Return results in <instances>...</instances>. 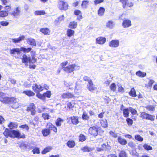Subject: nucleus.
I'll return each instance as SVG.
<instances>
[{
    "mask_svg": "<svg viewBox=\"0 0 157 157\" xmlns=\"http://www.w3.org/2000/svg\"><path fill=\"white\" fill-rule=\"evenodd\" d=\"M4 136L6 138L10 137L12 139L17 138L18 139H25V136L23 134L21 135L20 132L18 130H10L9 128H6L3 133Z\"/></svg>",
    "mask_w": 157,
    "mask_h": 157,
    "instance_id": "f257e3e1",
    "label": "nucleus"
},
{
    "mask_svg": "<svg viewBox=\"0 0 157 157\" xmlns=\"http://www.w3.org/2000/svg\"><path fill=\"white\" fill-rule=\"evenodd\" d=\"M31 57H28L26 54H23L21 58V60L22 63L25 64L28 63H34L36 62L37 59L36 58V52L35 51H31Z\"/></svg>",
    "mask_w": 157,
    "mask_h": 157,
    "instance_id": "f03ea898",
    "label": "nucleus"
},
{
    "mask_svg": "<svg viewBox=\"0 0 157 157\" xmlns=\"http://www.w3.org/2000/svg\"><path fill=\"white\" fill-rule=\"evenodd\" d=\"M26 111L27 112H30V115L34 117V120L35 121H37L39 120V117L38 116H35L36 111V106L33 103H31L27 107Z\"/></svg>",
    "mask_w": 157,
    "mask_h": 157,
    "instance_id": "7ed1b4c3",
    "label": "nucleus"
},
{
    "mask_svg": "<svg viewBox=\"0 0 157 157\" xmlns=\"http://www.w3.org/2000/svg\"><path fill=\"white\" fill-rule=\"evenodd\" d=\"M3 93L0 91V101L3 103L5 104L14 105L16 103L18 104V101H17V98L14 97H2L1 96H2Z\"/></svg>",
    "mask_w": 157,
    "mask_h": 157,
    "instance_id": "20e7f679",
    "label": "nucleus"
},
{
    "mask_svg": "<svg viewBox=\"0 0 157 157\" xmlns=\"http://www.w3.org/2000/svg\"><path fill=\"white\" fill-rule=\"evenodd\" d=\"M83 80L88 82V84L87 85V88L90 91L94 93L97 90V88L94 85L92 80L87 76H85L83 77Z\"/></svg>",
    "mask_w": 157,
    "mask_h": 157,
    "instance_id": "39448f33",
    "label": "nucleus"
},
{
    "mask_svg": "<svg viewBox=\"0 0 157 157\" xmlns=\"http://www.w3.org/2000/svg\"><path fill=\"white\" fill-rule=\"evenodd\" d=\"M32 50L31 47L28 48H27L21 47L20 48H14L10 51V53L11 55H14L16 53L18 55L21 53V51H22L24 53H27L30 52Z\"/></svg>",
    "mask_w": 157,
    "mask_h": 157,
    "instance_id": "423d86ee",
    "label": "nucleus"
},
{
    "mask_svg": "<svg viewBox=\"0 0 157 157\" xmlns=\"http://www.w3.org/2000/svg\"><path fill=\"white\" fill-rule=\"evenodd\" d=\"M139 117L143 120H147L153 122L155 120V116L154 115L145 112H140Z\"/></svg>",
    "mask_w": 157,
    "mask_h": 157,
    "instance_id": "0eeeda50",
    "label": "nucleus"
},
{
    "mask_svg": "<svg viewBox=\"0 0 157 157\" xmlns=\"http://www.w3.org/2000/svg\"><path fill=\"white\" fill-rule=\"evenodd\" d=\"M6 10H2L3 6L2 5H0V17H5L8 15V12L11 11L12 10L11 5H6L4 7Z\"/></svg>",
    "mask_w": 157,
    "mask_h": 157,
    "instance_id": "6e6552de",
    "label": "nucleus"
},
{
    "mask_svg": "<svg viewBox=\"0 0 157 157\" xmlns=\"http://www.w3.org/2000/svg\"><path fill=\"white\" fill-rule=\"evenodd\" d=\"M57 6L60 10L66 11L68 9L69 6L64 0H59L58 1Z\"/></svg>",
    "mask_w": 157,
    "mask_h": 157,
    "instance_id": "1a4fd4ad",
    "label": "nucleus"
},
{
    "mask_svg": "<svg viewBox=\"0 0 157 157\" xmlns=\"http://www.w3.org/2000/svg\"><path fill=\"white\" fill-rule=\"evenodd\" d=\"M100 128V127L97 126H93L90 127L88 129V134L93 137H95L98 134V132Z\"/></svg>",
    "mask_w": 157,
    "mask_h": 157,
    "instance_id": "9d476101",
    "label": "nucleus"
},
{
    "mask_svg": "<svg viewBox=\"0 0 157 157\" xmlns=\"http://www.w3.org/2000/svg\"><path fill=\"white\" fill-rule=\"evenodd\" d=\"M51 95V92L49 90L46 91L43 94L40 93H37L36 94V96L38 98L42 100H45L46 98H50Z\"/></svg>",
    "mask_w": 157,
    "mask_h": 157,
    "instance_id": "9b49d317",
    "label": "nucleus"
},
{
    "mask_svg": "<svg viewBox=\"0 0 157 157\" xmlns=\"http://www.w3.org/2000/svg\"><path fill=\"white\" fill-rule=\"evenodd\" d=\"M67 122L73 125H77L79 123V117L77 116H72L67 118Z\"/></svg>",
    "mask_w": 157,
    "mask_h": 157,
    "instance_id": "f8f14e48",
    "label": "nucleus"
},
{
    "mask_svg": "<svg viewBox=\"0 0 157 157\" xmlns=\"http://www.w3.org/2000/svg\"><path fill=\"white\" fill-rule=\"evenodd\" d=\"M46 127L48 128L50 133L51 132L55 133L58 132L57 127L51 123H47L46 125Z\"/></svg>",
    "mask_w": 157,
    "mask_h": 157,
    "instance_id": "ddd939ff",
    "label": "nucleus"
},
{
    "mask_svg": "<svg viewBox=\"0 0 157 157\" xmlns=\"http://www.w3.org/2000/svg\"><path fill=\"white\" fill-rule=\"evenodd\" d=\"M75 64H72L69 65L63 68V71L68 73H70L74 71L75 68L76 67Z\"/></svg>",
    "mask_w": 157,
    "mask_h": 157,
    "instance_id": "4468645a",
    "label": "nucleus"
},
{
    "mask_svg": "<svg viewBox=\"0 0 157 157\" xmlns=\"http://www.w3.org/2000/svg\"><path fill=\"white\" fill-rule=\"evenodd\" d=\"M32 89L33 91L37 93H40L41 91L44 90V87L40 85H38L35 83L32 86Z\"/></svg>",
    "mask_w": 157,
    "mask_h": 157,
    "instance_id": "2eb2a0df",
    "label": "nucleus"
},
{
    "mask_svg": "<svg viewBox=\"0 0 157 157\" xmlns=\"http://www.w3.org/2000/svg\"><path fill=\"white\" fill-rule=\"evenodd\" d=\"M124 107L123 105H121V106L120 110L123 111V116L127 118L129 116V109L128 107H127L123 109Z\"/></svg>",
    "mask_w": 157,
    "mask_h": 157,
    "instance_id": "dca6fc26",
    "label": "nucleus"
},
{
    "mask_svg": "<svg viewBox=\"0 0 157 157\" xmlns=\"http://www.w3.org/2000/svg\"><path fill=\"white\" fill-rule=\"evenodd\" d=\"M128 1V0H120V2L122 3L124 9H125L127 6L131 7L133 6V4L132 2Z\"/></svg>",
    "mask_w": 157,
    "mask_h": 157,
    "instance_id": "f3484780",
    "label": "nucleus"
},
{
    "mask_svg": "<svg viewBox=\"0 0 157 157\" xmlns=\"http://www.w3.org/2000/svg\"><path fill=\"white\" fill-rule=\"evenodd\" d=\"M109 45L112 48H117L119 45V41L118 40H112L109 43Z\"/></svg>",
    "mask_w": 157,
    "mask_h": 157,
    "instance_id": "a211bd4d",
    "label": "nucleus"
},
{
    "mask_svg": "<svg viewBox=\"0 0 157 157\" xmlns=\"http://www.w3.org/2000/svg\"><path fill=\"white\" fill-rule=\"evenodd\" d=\"M74 13L75 15L77 16L76 19L77 20L80 21L81 19H83L82 13L80 10H75L74 11Z\"/></svg>",
    "mask_w": 157,
    "mask_h": 157,
    "instance_id": "6ab92c4d",
    "label": "nucleus"
},
{
    "mask_svg": "<svg viewBox=\"0 0 157 157\" xmlns=\"http://www.w3.org/2000/svg\"><path fill=\"white\" fill-rule=\"evenodd\" d=\"M61 97L63 99H71L75 98V96L73 94L67 92L63 93L61 95Z\"/></svg>",
    "mask_w": 157,
    "mask_h": 157,
    "instance_id": "aec40b11",
    "label": "nucleus"
},
{
    "mask_svg": "<svg viewBox=\"0 0 157 157\" xmlns=\"http://www.w3.org/2000/svg\"><path fill=\"white\" fill-rule=\"evenodd\" d=\"M131 25V21L130 20L127 19H124L123 20L122 25L124 28L129 27Z\"/></svg>",
    "mask_w": 157,
    "mask_h": 157,
    "instance_id": "412c9836",
    "label": "nucleus"
},
{
    "mask_svg": "<svg viewBox=\"0 0 157 157\" xmlns=\"http://www.w3.org/2000/svg\"><path fill=\"white\" fill-rule=\"evenodd\" d=\"M21 12V8L20 7H17L15 8V9L11 13V14L14 17H17L20 15Z\"/></svg>",
    "mask_w": 157,
    "mask_h": 157,
    "instance_id": "4be33fe9",
    "label": "nucleus"
},
{
    "mask_svg": "<svg viewBox=\"0 0 157 157\" xmlns=\"http://www.w3.org/2000/svg\"><path fill=\"white\" fill-rule=\"evenodd\" d=\"M106 40V38L102 36L98 37L96 39V43L99 44H104Z\"/></svg>",
    "mask_w": 157,
    "mask_h": 157,
    "instance_id": "5701e85b",
    "label": "nucleus"
},
{
    "mask_svg": "<svg viewBox=\"0 0 157 157\" xmlns=\"http://www.w3.org/2000/svg\"><path fill=\"white\" fill-rule=\"evenodd\" d=\"M40 31L44 35H49L50 34L51 31L48 28H43L40 29Z\"/></svg>",
    "mask_w": 157,
    "mask_h": 157,
    "instance_id": "b1692460",
    "label": "nucleus"
},
{
    "mask_svg": "<svg viewBox=\"0 0 157 157\" xmlns=\"http://www.w3.org/2000/svg\"><path fill=\"white\" fill-rule=\"evenodd\" d=\"M27 42L30 45L36 46V42L35 40L33 38H28L27 39Z\"/></svg>",
    "mask_w": 157,
    "mask_h": 157,
    "instance_id": "393cba45",
    "label": "nucleus"
},
{
    "mask_svg": "<svg viewBox=\"0 0 157 157\" xmlns=\"http://www.w3.org/2000/svg\"><path fill=\"white\" fill-rule=\"evenodd\" d=\"M102 146H103V151H109L111 149V146L108 144V142L102 144Z\"/></svg>",
    "mask_w": 157,
    "mask_h": 157,
    "instance_id": "a878e982",
    "label": "nucleus"
},
{
    "mask_svg": "<svg viewBox=\"0 0 157 157\" xmlns=\"http://www.w3.org/2000/svg\"><path fill=\"white\" fill-rule=\"evenodd\" d=\"M8 127L9 128V129L10 130L15 129L17 128L18 127V124L17 122H10L8 125Z\"/></svg>",
    "mask_w": 157,
    "mask_h": 157,
    "instance_id": "bb28decb",
    "label": "nucleus"
},
{
    "mask_svg": "<svg viewBox=\"0 0 157 157\" xmlns=\"http://www.w3.org/2000/svg\"><path fill=\"white\" fill-rule=\"evenodd\" d=\"M25 38V36L24 35H22L19 36L18 38L16 39H12V40L13 43H16L20 42L22 40H24Z\"/></svg>",
    "mask_w": 157,
    "mask_h": 157,
    "instance_id": "cd10ccee",
    "label": "nucleus"
},
{
    "mask_svg": "<svg viewBox=\"0 0 157 157\" xmlns=\"http://www.w3.org/2000/svg\"><path fill=\"white\" fill-rule=\"evenodd\" d=\"M41 132L43 136L44 137H46L49 136L50 134L51 133L50 132L48 128H44L42 129Z\"/></svg>",
    "mask_w": 157,
    "mask_h": 157,
    "instance_id": "c85d7f7f",
    "label": "nucleus"
},
{
    "mask_svg": "<svg viewBox=\"0 0 157 157\" xmlns=\"http://www.w3.org/2000/svg\"><path fill=\"white\" fill-rule=\"evenodd\" d=\"M117 140L118 143L122 145H125L127 144L126 140L122 138L121 136H119L117 138Z\"/></svg>",
    "mask_w": 157,
    "mask_h": 157,
    "instance_id": "c756f323",
    "label": "nucleus"
},
{
    "mask_svg": "<svg viewBox=\"0 0 157 157\" xmlns=\"http://www.w3.org/2000/svg\"><path fill=\"white\" fill-rule=\"evenodd\" d=\"M89 4V2L88 0H84L82 1L81 6L82 9H86L87 8Z\"/></svg>",
    "mask_w": 157,
    "mask_h": 157,
    "instance_id": "7c9ffc66",
    "label": "nucleus"
},
{
    "mask_svg": "<svg viewBox=\"0 0 157 157\" xmlns=\"http://www.w3.org/2000/svg\"><path fill=\"white\" fill-rule=\"evenodd\" d=\"M66 144L67 146L70 148H73L75 145V141L73 140H69L68 141Z\"/></svg>",
    "mask_w": 157,
    "mask_h": 157,
    "instance_id": "2f4dec72",
    "label": "nucleus"
},
{
    "mask_svg": "<svg viewBox=\"0 0 157 157\" xmlns=\"http://www.w3.org/2000/svg\"><path fill=\"white\" fill-rule=\"evenodd\" d=\"M114 25V22L112 20L109 21L106 24V27L110 29H112Z\"/></svg>",
    "mask_w": 157,
    "mask_h": 157,
    "instance_id": "473e14b6",
    "label": "nucleus"
},
{
    "mask_svg": "<svg viewBox=\"0 0 157 157\" xmlns=\"http://www.w3.org/2000/svg\"><path fill=\"white\" fill-rule=\"evenodd\" d=\"M77 23L75 21H72L68 25V27L72 29H75L76 28L77 26Z\"/></svg>",
    "mask_w": 157,
    "mask_h": 157,
    "instance_id": "72a5a7b5",
    "label": "nucleus"
},
{
    "mask_svg": "<svg viewBox=\"0 0 157 157\" xmlns=\"http://www.w3.org/2000/svg\"><path fill=\"white\" fill-rule=\"evenodd\" d=\"M93 150V148L86 146H85L81 148V150L83 152H89L92 151Z\"/></svg>",
    "mask_w": 157,
    "mask_h": 157,
    "instance_id": "f704fd0d",
    "label": "nucleus"
},
{
    "mask_svg": "<svg viewBox=\"0 0 157 157\" xmlns=\"http://www.w3.org/2000/svg\"><path fill=\"white\" fill-rule=\"evenodd\" d=\"M23 93L25 94L29 97L33 96L35 95V93L31 90L24 91Z\"/></svg>",
    "mask_w": 157,
    "mask_h": 157,
    "instance_id": "c9c22d12",
    "label": "nucleus"
},
{
    "mask_svg": "<svg viewBox=\"0 0 157 157\" xmlns=\"http://www.w3.org/2000/svg\"><path fill=\"white\" fill-rule=\"evenodd\" d=\"M128 94L130 96L133 97H135L137 96L136 90L133 87L131 89V90L129 92Z\"/></svg>",
    "mask_w": 157,
    "mask_h": 157,
    "instance_id": "e433bc0d",
    "label": "nucleus"
},
{
    "mask_svg": "<svg viewBox=\"0 0 157 157\" xmlns=\"http://www.w3.org/2000/svg\"><path fill=\"white\" fill-rule=\"evenodd\" d=\"M52 149V147H47L42 151L41 153L42 154H45L47 153L50 152Z\"/></svg>",
    "mask_w": 157,
    "mask_h": 157,
    "instance_id": "4c0bfd02",
    "label": "nucleus"
},
{
    "mask_svg": "<svg viewBox=\"0 0 157 157\" xmlns=\"http://www.w3.org/2000/svg\"><path fill=\"white\" fill-rule=\"evenodd\" d=\"M64 120L60 118H58L55 121L56 126L57 127L60 126L62 124V122Z\"/></svg>",
    "mask_w": 157,
    "mask_h": 157,
    "instance_id": "58836bf2",
    "label": "nucleus"
},
{
    "mask_svg": "<svg viewBox=\"0 0 157 157\" xmlns=\"http://www.w3.org/2000/svg\"><path fill=\"white\" fill-rule=\"evenodd\" d=\"M146 109L149 111L153 112L155 110V107L153 105H148L145 107Z\"/></svg>",
    "mask_w": 157,
    "mask_h": 157,
    "instance_id": "ea45409f",
    "label": "nucleus"
},
{
    "mask_svg": "<svg viewBox=\"0 0 157 157\" xmlns=\"http://www.w3.org/2000/svg\"><path fill=\"white\" fill-rule=\"evenodd\" d=\"M105 9L102 7H100L98 11V14L100 16H102L104 14L105 12Z\"/></svg>",
    "mask_w": 157,
    "mask_h": 157,
    "instance_id": "a19ab883",
    "label": "nucleus"
},
{
    "mask_svg": "<svg viewBox=\"0 0 157 157\" xmlns=\"http://www.w3.org/2000/svg\"><path fill=\"white\" fill-rule=\"evenodd\" d=\"M100 124L102 127L103 128H106L108 127L107 121L106 119L101 120L100 121Z\"/></svg>",
    "mask_w": 157,
    "mask_h": 157,
    "instance_id": "79ce46f5",
    "label": "nucleus"
},
{
    "mask_svg": "<svg viewBox=\"0 0 157 157\" xmlns=\"http://www.w3.org/2000/svg\"><path fill=\"white\" fill-rule=\"evenodd\" d=\"M74 33L75 31L74 30L71 29H68L67 30V35L68 36L70 37L73 36Z\"/></svg>",
    "mask_w": 157,
    "mask_h": 157,
    "instance_id": "37998d69",
    "label": "nucleus"
},
{
    "mask_svg": "<svg viewBox=\"0 0 157 157\" xmlns=\"http://www.w3.org/2000/svg\"><path fill=\"white\" fill-rule=\"evenodd\" d=\"M136 75L138 77L142 78L145 77L146 75V73L139 71L136 72Z\"/></svg>",
    "mask_w": 157,
    "mask_h": 157,
    "instance_id": "c03bdc74",
    "label": "nucleus"
},
{
    "mask_svg": "<svg viewBox=\"0 0 157 157\" xmlns=\"http://www.w3.org/2000/svg\"><path fill=\"white\" fill-rule=\"evenodd\" d=\"M110 90L113 92H115L117 89V86L114 83H111L109 86Z\"/></svg>",
    "mask_w": 157,
    "mask_h": 157,
    "instance_id": "a18cd8bd",
    "label": "nucleus"
},
{
    "mask_svg": "<svg viewBox=\"0 0 157 157\" xmlns=\"http://www.w3.org/2000/svg\"><path fill=\"white\" fill-rule=\"evenodd\" d=\"M103 147L102 144H99L98 146L96 147V151L98 152L103 151Z\"/></svg>",
    "mask_w": 157,
    "mask_h": 157,
    "instance_id": "49530a36",
    "label": "nucleus"
},
{
    "mask_svg": "<svg viewBox=\"0 0 157 157\" xmlns=\"http://www.w3.org/2000/svg\"><path fill=\"white\" fill-rule=\"evenodd\" d=\"M82 118L84 120H88L90 119L89 116L86 112H83L82 116Z\"/></svg>",
    "mask_w": 157,
    "mask_h": 157,
    "instance_id": "de8ad7c7",
    "label": "nucleus"
},
{
    "mask_svg": "<svg viewBox=\"0 0 157 157\" xmlns=\"http://www.w3.org/2000/svg\"><path fill=\"white\" fill-rule=\"evenodd\" d=\"M42 117L43 119L45 120H49L51 117V116L48 113H43L42 114Z\"/></svg>",
    "mask_w": 157,
    "mask_h": 157,
    "instance_id": "09e8293b",
    "label": "nucleus"
},
{
    "mask_svg": "<svg viewBox=\"0 0 157 157\" xmlns=\"http://www.w3.org/2000/svg\"><path fill=\"white\" fill-rule=\"evenodd\" d=\"M86 136L83 134H81L79 136V141L80 142H83L86 140Z\"/></svg>",
    "mask_w": 157,
    "mask_h": 157,
    "instance_id": "8fccbe9b",
    "label": "nucleus"
},
{
    "mask_svg": "<svg viewBox=\"0 0 157 157\" xmlns=\"http://www.w3.org/2000/svg\"><path fill=\"white\" fill-rule=\"evenodd\" d=\"M34 14L36 15H44L46 13L44 10H36L34 12Z\"/></svg>",
    "mask_w": 157,
    "mask_h": 157,
    "instance_id": "3c124183",
    "label": "nucleus"
},
{
    "mask_svg": "<svg viewBox=\"0 0 157 157\" xmlns=\"http://www.w3.org/2000/svg\"><path fill=\"white\" fill-rule=\"evenodd\" d=\"M134 138L135 140L140 142H142L143 140V137L139 134H136L135 135Z\"/></svg>",
    "mask_w": 157,
    "mask_h": 157,
    "instance_id": "603ef678",
    "label": "nucleus"
},
{
    "mask_svg": "<svg viewBox=\"0 0 157 157\" xmlns=\"http://www.w3.org/2000/svg\"><path fill=\"white\" fill-rule=\"evenodd\" d=\"M126 121L127 124L129 126H132L133 124V120L128 117L126 119Z\"/></svg>",
    "mask_w": 157,
    "mask_h": 157,
    "instance_id": "864d4df0",
    "label": "nucleus"
},
{
    "mask_svg": "<svg viewBox=\"0 0 157 157\" xmlns=\"http://www.w3.org/2000/svg\"><path fill=\"white\" fill-rule=\"evenodd\" d=\"M143 147L145 150L147 151L151 150L152 149V148L151 146L148 145L147 144H144Z\"/></svg>",
    "mask_w": 157,
    "mask_h": 157,
    "instance_id": "5fc2aeb1",
    "label": "nucleus"
},
{
    "mask_svg": "<svg viewBox=\"0 0 157 157\" xmlns=\"http://www.w3.org/2000/svg\"><path fill=\"white\" fill-rule=\"evenodd\" d=\"M129 112H131V114L132 115H135L137 114V111L135 109H133L132 107H128Z\"/></svg>",
    "mask_w": 157,
    "mask_h": 157,
    "instance_id": "6e6d98bb",
    "label": "nucleus"
},
{
    "mask_svg": "<svg viewBox=\"0 0 157 157\" xmlns=\"http://www.w3.org/2000/svg\"><path fill=\"white\" fill-rule=\"evenodd\" d=\"M32 151L33 154H39L40 153L39 148L37 147L34 148L33 149Z\"/></svg>",
    "mask_w": 157,
    "mask_h": 157,
    "instance_id": "4d7b16f0",
    "label": "nucleus"
},
{
    "mask_svg": "<svg viewBox=\"0 0 157 157\" xmlns=\"http://www.w3.org/2000/svg\"><path fill=\"white\" fill-rule=\"evenodd\" d=\"M119 157H126V152L124 151H120L119 155Z\"/></svg>",
    "mask_w": 157,
    "mask_h": 157,
    "instance_id": "13d9d810",
    "label": "nucleus"
},
{
    "mask_svg": "<svg viewBox=\"0 0 157 157\" xmlns=\"http://www.w3.org/2000/svg\"><path fill=\"white\" fill-rule=\"evenodd\" d=\"M154 81L152 79H150L148 83V85L147 86V87H152L153 84L154 83Z\"/></svg>",
    "mask_w": 157,
    "mask_h": 157,
    "instance_id": "bf43d9fd",
    "label": "nucleus"
},
{
    "mask_svg": "<svg viewBox=\"0 0 157 157\" xmlns=\"http://www.w3.org/2000/svg\"><path fill=\"white\" fill-rule=\"evenodd\" d=\"M19 127L21 128H25L27 131H28L29 129V127L26 124L21 125Z\"/></svg>",
    "mask_w": 157,
    "mask_h": 157,
    "instance_id": "052dcab7",
    "label": "nucleus"
},
{
    "mask_svg": "<svg viewBox=\"0 0 157 157\" xmlns=\"http://www.w3.org/2000/svg\"><path fill=\"white\" fill-rule=\"evenodd\" d=\"M109 134L113 138H116L117 136V134L113 131H110L109 132Z\"/></svg>",
    "mask_w": 157,
    "mask_h": 157,
    "instance_id": "680f3d73",
    "label": "nucleus"
},
{
    "mask_svg": "<svg viewBox=\"0 0 157 157\" xmlns=\"http://www.w3.org/2000/svg\"><path fill=\"white\" fill-rule=\"evenodd\" d=\"M67 107L69 109H72L73 108L74 106V105L71 102H68L67 103Z\"/></svg>",
    "mask_w": 157,
    "mask_h": 157,
    "instance_id": "e2e57ef3",
    "label": "nucleus"
},
{
    "mask_svg": "<svg viewBox=\"0 0 157 157\" xmlns=\"http://www.w3.org/2000/svg\"><path fill=\"white\" fill-rule=\"evenodd\" d=\"M9 22L6 21H1L0 22V24L3 26H7L9 25Z\"/></svg>",
    "mask_w": 157,
    "mask_h": 157,
    "instance_id": "0e129e2a",
    "label": "nucleus"
},
{
    "mask_svg": "<svg viewBox=\"0 0 157 157\" xmlns=\"http://www.w3.org/2000/svg\"><path fill=\"white\" fill-rule=\"evenodd\" d=\"M68 63V62L67 61H66L65 62H63L60 64V65L62 68L63 69L64 68H65V66Z\"/></svg>",
    "mask_w": 157,
    "mask_h": 157,
    "instance_id": "69168bd1",
    "label": "nucleus"
},
{
    "mask_svg": "<svg viewBox=\"0 0 157 157\" xmlns=\"http://www.w3.org/2000/svg\"><path fill=\"white\" fill-rule=\"evenodd\" d=\"M104 0H95L94 1V2L95 5H97L99 3L103 2Z\"/></svg>",
    "mask_w": 157,
    "mask_h": 157,
    "instance_id": "338daca9",
    "label": "nucleus"
},
{
    "mask_svg": "<svg viewBox=\"0 0 157 157\" xmlns=\"http://www.w3.org/2000/svg\"><path fill=\"white\" fill-rule=\"evenodd\" d=\"M118 91L119 92L123 93L124 92V89L121 86L118 87Z\"/></svg>",
    "mask_w": 157,
    "mask_h": 157,
    "instance_id": "774afa93",
    "label": "nucleus"
}]
</instances>
